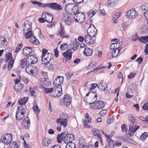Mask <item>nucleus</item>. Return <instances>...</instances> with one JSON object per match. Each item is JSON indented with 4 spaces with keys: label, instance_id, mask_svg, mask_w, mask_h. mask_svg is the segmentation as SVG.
I'll use <instances>...</instances> for the list:
<instances>
[{
    "label": "nucleus",
    "instance_id": "obj_1",
    "mask_svg": "<svg viewBox=\"0 0 148 148\" xmlns=\"http://www.w3.org/2000/svg\"><path fill=\"white\" fill-rule=\"evenodd\" d=\"M42 63L47 64L53 58V56L51 53L48 52L47 50L43 48L42 50Z\"/></svg>",
    "mask_w": 148,
    "mask_h": 148
},
{
    "label": "nucleus",
    "instance_id": "obj_2",
    "mask_svg": "<svg viewBox=\"0 0 148 148\" xmlns=\"http://www.w3.org/2000/svg\"><path fill=\"white\" fill-rule=\"evenodd\" d=\"M53 19L52 15L47 12L43 13L42 15V17L38 18V21L41 23H44L45 22L51 23Z\"/></svg>",
    "mask_w": 148,
    "mask_h": 148
},
{
    "label": "nucleus",
    "instance_id": "obj_3",
    "mask_svg": "<svg viewBox=\"0 0 148 148\" xmlns=\"http://www.w3.org/2000/svg\"><path fill=\"white\" fill-rule=\"evenodd\" d=\"M26 106H20L18 108L16 111V117L18 120H21L24 117V114L26 112L25 108Z\"/></svg>",
    "mask_w": 148,
    "mask_h": 148
},
{
    "label": "nucleus",
    "instance_id": "obj_4",
    "mask_svg": "<svg viewBox=\"0 0 148 148\" xmlns=\"http://www.w3.org/2000/svg\"><path fill=\"white\" fill-rule=\"evenodd\" d=\"M58 35L62 39L69 38L71 36L70 33L66 32L64 27L61 23H60V29L58 31Z\"/></svg>",
    "mask_w": 148,
    "mask_h": 148
},
{
    "label": "nucleus",
    "instance_id": "obj_5",
    "mask_svg": "<svg viewBox=\"0 0 148 148\" xmlns=\"http://www.w3.org/2000/svg\"><path fill=\"white\" fill-rule=\"evenodd\" d=\"M84 117L85 119H83L82 121L83 124V127L87 128L90 129L91 128V126L88 124V123H91V118L90 117L89 114L88 113L84 114Z\"/></svg>",
    "mask_w": 148,
    "mask_h": 148
},
{
    "label": "nucleus",
    "instance_id": "obj_6",
    "mask_svg": "<svg viewBox=\"0 0 148 148\" xmlns=\"http://www.w3.org/2000/svg\"><path fill=\"white\" fill-rule=\"evenodd\" d=\"M91 132L94 136H97L98 141L101 145H103V139L100 131L97 129L93 128L91 130Z\"/></svg>",
    "mask_w": 148,
    "mask_h": 148
},
{
    "label": "nucleus",
    "instance_id": "obj_7",
    "mask_svg": "<svg viewBox=\"0 0 148 148\" xmlns=\"http://www.w3.org/2000/svg\"><path fill=\"white\" fill-rule=\"evenodd\" d=\"M6 61L8 62V69L9 70H10L12 67L14 60L12 58V54L10 52H8L5 55Z\"/></svg>",
    "mask_w": 148,
    "mask_h": 148
},
{
    "label": "nucleus",
    "instance_id": "obj_8",
    "mask_svg": "<svg viewBox=\"0 0 148 148\" xmlns=\"http://www.w3.org/2000/svg\"><path fill=\"white\" fill-rule=\"evenodd\" d=\"M105 106L104 102L102 101H98L92 104L90 107L92 109L99 110L102 109Z\"/></svg>",
    "mask_w": 148,
    "mask_h": 148
},
{
    "label": "nucleus",
    "instance_id": "obj_9",
    "mask_svg": "<svg viewBox=\"0 0 148 148\" xmlns=\"http://www.w3.org/2000/svg\"><path fill=\"white\" fill-rule=\"evenodd\" d=\"M12 140V136L10 134H5L3 135L1 138L2 143L6 144H9Z\"/></svg>",
    "mask_w": 148,
    "mask_h": 148
},
{
    "label": "nucleus",
    "instance_id": "obj_10",
    "mask_svg": "<svg viewBox=\"0 0 148 148\" xmlns=\"http://www.w3.org/2000/svg\"><path fill=\"white\" fill-rule=\"evenodd\" d=\"M75 20L80 23H82L84 22L85 19V16L84 14L82 12H78L75 15L74 17Z\"/></svg>",
    "mask_w": 148,
    "mask_h": 148
},
{
    "label": "nucleus",
    "instance_id": "obj_11",
    "mask_svg": "<svg viewBox=\"0 0 148 148\" xmlns=\"http://www.w3.org/2000/svg\"><path fill=\"white\" fill-rule=\"evenodd\" d=\"M27 73L30 75H35L37 73V69L34 66L29 65L25 69Z\"/></svg>",
    "mask_w": 148,
    "mask_h": 148
},
{
    "label": "nucleus",
    "instance_id": "obj_12",
    "mask_svg": "<svg viewBox=\"0 0 148 148\" xmlns=\"http://www.w3.org/2000/svg\"><path fill=\"white\" fill-rule=\"evenodd\" d=\"M97 30L92 24H90L87 29V32L88 35L92 37H94L97 34Z\"/></svg>",
    "mask_w": 148,
    "mask_h": 148
},
{
    "label": "nucleus",
    "instance_id": "obj_13",
    "mask_svg": "<svg viewBox=\"0 0 148 148\" xmlns=\"http://www.w3.org/2000/svg\"><path fill=\"white\" fill-rule=\"evenodd\" d=\"M65 24L68 25H71L73 21V17L68 14H64L62 18Z\"/></svg>",
    "mask_w": 148,
    "mask_h": 148
},
{
    "label": "nucleus",
    "instance_id": "obj_14",
    "mask_svg": "<svg viewBox=\"0 0 148 148\" xmlns=\"http://www.w3.org/2000/svg\"><path fill=\"white\" fill-rule=\"evenodd\" d=\"M38 61L37 57L33 55H30L27 56L26 59V61L29 64H33L36 63Z\"/></svg>",
    "mask_w": 148,
    "mask_h": 148
},
{
    "label": "nucleus",
    "instance_id": "obj_15",
    "mask_svg": "<svg viewBox=\"0 0 148 148\" xmlns=\"http://www.w3.org/2000/svg\"><path fill=\"white\" fill-rule=\"evenodd\" d=\"M137 14V12L134 9L129 10L126 13V15L127 18H135L136 17Z\"/></svg>",
    "mask_w": 148,
    "mask_h": 148
},
{
    "label": "nucleus",
    "instance_id": "obj_16",
    "mask_svg": "<svg viewBox=\"0 0 148 148\" xmlns=\"http://www.w3.org/2000/svg\"><path fill=\"white\" fill-rule=\"evenodd\" d=\"M52 95L55 97L60 96L62 92V87L55 86L53 88Z\"/></svg>",
    "mask_w": 148,
    "mask_h": 148
},
{
    "label": "nucleus",
    "instance_id": "obj_17",
    "mask_svg": "<svg viewBox=\"0 0 148 148\" xmlns=\"http://www.w3.org/2000/svg\"><path fill=\"white\" fill-rule=\"evenodd\" d=\"M74 136L72 134H65L64 133L63 140L66 143H72V141L74 140Z\"/></svg>",
    "mask_w": 148,
    "mask_h": 148
},
{
    "label": "nucleus",
    "instance_id": "obj_18",
    "mask_svg": "<svg viewBox=\"0 0 148 148\" xmlns=\"http://www.w3.org/2000/svg\"><path fill=\"white\" fill-rule=\"evenodd\" d=\"M63 77L58 76L54 80L53 84L54 86L62 87L61 85L63 83Z\"/></svg>",
    "mask_w": 148,
    "mask_h": 148
},
{
    "label": "nucleus",
    "instance_id": "obj_19",
    "mask_svg": "<svg viewBox=\"0 0 148 148\" xmlns=\"http://www.w3.org/2000/svg\"><path fill=\"white\" fill-rule=\"evenodd\" d=\"M23 28L24 32L32 29V23L28 20H26L23 24Z\"/></svg>",
    "mask_w": 148,
    "mask_h": 148
},
{
    "label": "nucleus",
    "instance_id": "obj_20",
    "mask_svg": "<svg viewBox=\"0 0 148 148\" xmlns=\"http://www.w3.org/2000/svg\"><path fill=\"white\" fill-rule=\"evenodd\" d=\"M63 99L64 105L67 107H69L71 102L72 97L68 95H66L64 96Z\"/></svg>",
    "mask_w": 148,
    "mask_h": 148
},
{
    "label": "nucleus",
    "instance_id": "obj_21",
    "mask_svg": "<svg viewBox=\"0 0 148 148\" xmlns=\"http://www.w3.org/2000/svg\"><path fill=\"white\" fill-rule=\"evenodd\" d=\"M97 95L95 92H92L90 93L89 97V104H91L95 102L97 100Z\"/></svg>",
    "mask_w": 148,
    "mask_h": 148
},
{
    "label": "nucleus",
    "instance_id": "obj_22",
    "mask_svg": "<svg viewBox=\"0 0 148 148\" xmlns=\"http://www.w3.org/2000/svg\"><path fill=\"white\" fill-rule=\"evenodd\" d=\"M62 54L66 60H70L72 58V53L71 49H68L66 51L63 53Z\"/></svg>",
    "mask_w": 148,
    "mask_h": 148
},
{
    "label": "nucleus",
    "instance_id": "obj_23",
    "mask_svg": "<svg viewBox=\"0 0 148 148\" xmlns=\"http://www.w3.org/2000/svg\"><path fill=\"white\" fill-rule=\"evenodd\" d=\"M57 123H60V125H63L64 127H66L68 124L67 120L66 118H59L56 121Z\"/></svg>",
    "mask_w": 148,
    "mask_h": 148
},
{
    "label": "nucleus",
    "instance_id": "obj_24",
    "mask_svg": "<svg viewBox=\"0 0 148 148\" xmlns=\"http://www.w3.org/2000/svg\"><path fill=\"white\" fill-rule=\"evenodd\" d=\"M123 42H120L118 43H114L112 44L110 47V49H116L119 50H121V45L123 44Z\"/></svg>",
    "mask_w": 148,
    "mask_h": 148
},
{
    "label": "nucleus",
    "instance_id": "obj_25",
    "mask_svg": "<svg viewBox=\"0 0 148 148\" xmlns=\"http://www.w3.org/2000/svg\"><path fill=\"white\" fill-rule=\"evenodd\" d=\"M32 48L29 47H25L23 49V53L24 55L27 56L31 54L32 51Z\"/></svg>",
    "mask_w": 148,
    "mask_h": 148
},
{
    "label": "nucleus",
    "instance_id": "obj_26",
    "mask_svg": "<svg viewBox=\"0 0 148 148\" xmlns=\"http://www.w3.org/2000/svg\"><path fill=\"white\" fill-rule=\"evenodd\" d=\"M49 7L52 9L60 10L62 9V6L56 3H50Z\"/></svg>",
    "mask_w": 148,
    "mask_h": 148
},
{
    "label": "nucleus",
    "instance_id": "obj_27",
    "mask_svg": "<svg viewBox=\"0 0 148 148\" xmlns=\"http://www.w3.org/2000/svg\"><path fill=\"white\" fill-rule=\"evenodd\" d=\"M91 37H92L88 34L85 35L84 37V40L86 43L92 45L94 43V40L91 39Z\"/></svg>",
    "mask_w": 148,
    "mask_h": 148
},
{
    "label": "nucleus",
    "instance_id": "obj_28",
    "mask_svg": "<svg viewBox=\"0 0 148 148\" xmlns=\"http://www.w3.org/2000/svg\"><path fill=\"white\" fill-rule=\"evenodd\" d=\"M136 127V126H129V129L128 131V134L130 136L132 135L139 127V126Z\"/></svg>",
    "mask_w": 148,
    "mask_h": 148
},
{
    "label": "nucleus",
    "instance_id": "obj_29",
    "mask_svg": "<svg viewBox=\"0 0 148 148\" xmlns=\"http://www.w3.org/2000/svg\"><path fill=\"white\" fill-rule=\"evenodd\" d=\"M8 43V40L5 38L1 36L0 38V47H3L7 45Z\"/></svg>",
    "mask_w": 148,
    "mask_h": 148
},
{
    "label": "nucleus",
    "instance_id": "obj_30",
    "mask_svg": "<svg viewBox=\"0 0 148 148\" xmlns=\"http://www.w3.org/2000/svg\"><path fill=\"white\" fill-rule=\"evenodd\" d=\"M73 7H74V3H69L66 5L65 7V9L66 12L71 14Z\"/></svg>",
    "mask_w": 148,
    "mask_h": 148
},
{
    "label": "nucleus",
    "instance_id": "obj_31",
    "mask_svg": "<svg viewBox=\"0 0 148 148\" xmlns=\"http://www.w3.org/2000/svg\"><path fill=\"white\" fill-rule=\"evenodd\" d=\"M22 124L25 128H28L30 124V121L29 117H27L25 118L23 121Z\"/></svg>",
    "mask_w": 148,
    "mask_h": 148
},
{
    "label": "nucleus",
    "instance_id": "obj_32",
    "mask_svg": "<svg viewBox=\"0 0 148 148\" xmlns=\"http://www.w3.org/2000/svg\"><path fill=\"white\" fill-rule=\"evenodd\" d=\"M93 51L92 49L89 47H86L84 49L83 53L85 56H90L92 55Z\"/></svg>",
    "mask_w": 148,
    "mask_h": 148
},
{
    "label": "nucleus",
    "instance_id": "obj_33",
    "mask_svg": "<svg viewBox=\"0 0 148 148\" xmlns=\"http://www.w3.org/2000/svg\"><path fill=\"white\" fill-rule=\"evenodd\" d=\"M113 136L112 134L106 139L108 142V145L110 148H113L114 145V141L111 139V138Z\"/></svg>",
    "mask_w": 148,
    "mask_h": 148
},
{
    "label": "nucleus",
    "instance_id": "obj_34",
    "mask_svg": "<svg viewBox=\"0 0 148 148\" xmlns=\"http://www.w3.org/2000/svg\"><path fill=\"white\" fill-rule=\"evenodd\" d=\"M29 40L30 42L35 45H38L40 44L39 40L34 36L30 38Z\"/></svg>",
    "mask_w": 148,
    "mask_h": 148
},
{
    "label": "nucleus",
    "instance_id": "obj_35",
    "mask_svg": "<svg viewBox=\"0 0 148 148\" xmlns=\"http://www.w3.org/2000/svg\"><path fill=\"white\" fill-rule=\"evenodd\" d=\"M24 87V85L21 84H16L14 86V90L17 92H20Z\"/></svg>",
    "mask_w": 148,
    "mask_h": 148
},
{
    "label": "nucleus",
    "instance_id": "obj_36",
    "mask_svg": "<svg viewBox=\"0 0 148 148\" xmlns=\"http://www.w3.org/2000/svg\"><path fill=\"white\" fill-rule=\"evenodd\" d=\"M28 100V98L27 97H23L21 99L18 101V103L20 106H25V104Z\"/></svg>",
    "mask_w": 148,
    "mask_h": 148
},
{
    "label": "nucleus",
    "instance_id": "obj_37",
    "mask_svg": "<svg viewBox=\"0 0 148 148\" xmlns=\"http://www.w3.org/2000/svg\"><path fill=\"white\" fill-rule=\"evenodd\" d=\"M72 8V11L71 12V15H75L76 14L78 13L79 11V6L77 5H75L74 3V7Z\"/></svg>",
    "mask_w": 148,
    "mask_h": 148
},
{
    "label": "nucleus",
    "instance_id": "obj_38",
    "mask_svg": "<svg viewBox=\"0 0 148 148\" xmlns=\"http://www.w3.org/2000/svg\"><path fill=\"white\" fill-rule=\"evenodd\" d=\"M51 141L47 138H44L42 140V145L45 146H48L51 144Z\"/></svg>",
    "mask_w": 148,
    "mask_h": 148
},
{
    "label": "nucleus",
    "instance_id": "obj_39",
    "mask_svg": "<svg viewBox=\"0 0 148 148\" xmlns=\"http://www.w3.org/2000/svg\"><path fill=\"white\" fill-rule=\"evenodd\" d=\"M96 66V65H95V63L94 62H92L87 66V69L88 70H91L89 72V73H91L95 71L94 70Z\"/></svg>",
    "mask_w": 148,
    "mask_h": 148
},
{
    "label": "nucleus",
    "instance_id": "obj_40",
    "mask_svg": "<svg viewBox=\"0 0 148 148\" xmlns=\"http://www.w3.org/2000/svg\"><path fill=\"white\" fill-rule=\"evenodd\" d=\"M33 31L32 30H28L27 32H26L25 34V36L26 39H30V38L32 37V36H33V34L32 33Z\"/></svg>",
    "mask_w": 148,
    "mask_h": 148
},
{
    "label": "nucleus",
    "instance_id": "obj_41",
    "mask_svg": "<svg viewBox=\"0 0 148 148\" xmlns=\"http://www.w3.org/2000/svg\"><path fill=\"white\" fill-rule=\"evenodd\" d=\"M33 109L36 114L37 116H38V114L40 112V110L39 109L36 103H34L33 107Z\"/></svg>",
    "mask_w": 148,
    "mask_h": 148
},
{
    "label": "nucleus",
    "instance_id": "obj_42",
    "mask_svg": "<svg viewBox=\"0 0 148 148\" xmlns=\"http://www.w3.org/2000/svg\"><path fill=\"white\" fill-rule=\"evenodd\" d=\"M97 10L95 9L90 10L88 12V16L89 18H92L97 12Z\"/></svg>",
    "mask_w": 148,
    "mask_h": 148
},
{
    "label": "nucleus",
    "instance_id": "obj_43",
    "mask_svg": "<svg viewBox=\"0 0 148 148\" xmlns=\"http://www.w3.org/2000/svg\"><path fill=\"white\" fill-rule=\"evenodd\" d=\"M148 136V132H145L142 133L140 136V138L141 140L145 141Z\"/></svg>",
    "mask_w": 148,
    "mask_h": 148
},
{
    "label": "nucleus",
    "instance_id": "obj_44",
    "mask_svg": "<svg viewBox=\"0 0 148 148\" xmlns=\"http://www.w3.org/2000/svg\"><path fill=\"white\" fill-rule=\"evenodd\" d=\"M64 133H63L61 134H58L57 136V141L59 143H60L62 140H63L64 137Z\"/></svg>",
    "mask_w": 148,
    "mask_h": 148
},
{
    "label": "nucleus",
    "instance_id": "obj_45",
    "mask_svg": "<svg viewBox=\"0 0 148 148\" xmlns=\"http://www.w3.org/2000/svg\"><path fill=\"white\" fill-rule=\"evenodd\" d=\"M112 50V56L113 57H116L118 55L120 52L121 50L118 49H111Z\"/></svg>",
    "mask_w": 148,
    "mask_h": 148
},
{
    "label": "nucleus",
    "instance_id": "obj_46",
    "mask_svg": "<svg viewBox=\"0 0 148 148\" xmlns=\"http://www.w3.org/2000/svg\"><path fill=\"white\" fill-rule=\"evenodd\" d=\"M138 40L142 43H146L148 42V36L142 37L138 38Z\"/></svg>",
    "mask_w": 148,
    "mask_h": 148
},
{
    "label": "nucleus",
    "instance_id": "obj_47",
    "mask_svg": "<svg viewBox=\"0 0 148 148\" xmlns=\"http://www.w3.org/2000/svg\"><path fill=\"white\" fill-rule=\"evenodd\" d=\"M68 47V45L66 43H63L61 44L60 49L62 51H64Z\"/></svg>",
    "mask_w": 148,
    "mask_h": 148
},
{
    "label": "nucleus",
    "instance_id": "obj_48",
    "mask_svg": "<svg viewBox=\"0 0 148 148\" xmlns=\"http://www.w3.org/2000/svg\"><path fill=\"white\" fill-rule=\"evenodd\" d=\"M23 44L20 43L18 44L17 47H16V48L14 52L16 53H18L20 51L21 48L23 47Z\"/></svg>",
    "mask_w": 148,
    "mask_h": 148
},
{
    "label": "nucleus",
    "instance_id": "obj_49",
    "mask_svg": "<svg viewBox=\"0 0 148 148\" xmlns=\"http://www.w3.org/2000/svg\"><path fill=\"white\" fill-rule=\"evenodd\" d=\"M66 146L65 148H76L75 145L73 143H66Z\"/></svg>",
    "mask_w": 148,
    "mask_h": 148
},
{
    "label": "nucleus",
    "instance_id": "obj_50",
    "mask_svg": "<svg viewBox=\"0 0 148 148\" xmlns=\"http://www.w3.org/2000/svg\"><path fill=\"white\" fill-rule=\"evenodd\" d=\"M116 3V0H108L107 4L108 5H115Z\"/></svg>",
    "mask_w": 148,
    "mask_h": 148
},
{
    "label": "nucleus",
    "instance_id": "obj_51",
    "mask_svg": "<svg viewBox=\"0 0 148 148\" xmlns=\"http://www.w3.org/2000/svg\"><path fill=\"white\" fill-rule=\"evenodd\" d=\"M129 119L130 122L132 124H134L135 121V119L131 115H130L129 116Z\"/></svg>",
    "mask_w": 148,
    "mask_h": 148
},
{
    "label": "nucleus",
    "instance_id": "obj_52",
    "mask_svg": "<svg viewBox=\"0 0 148 148\" xmlns=\"http://www.w3.org/2000/svg\"><path fill=\"white\" fill-rule=\"evenodd\" d=\"M121 14V12H119L116 13L113 15L112 17V19L116 20L119 18L120 15Z\"/></svg>",
    "mask_w": 148,
    "mask_h": 148
},
{
    "label": "nucleus",
    "instance_id": "obj_53",
    "mask_svg": "<svg viewBox=\"0 0 148 148\" xmlns=\"http://www.w3.org/2000/svg\"><path fill=\"white\" fill-rule=\"evenodd\" d=\"M73 73L72 72H69L66 73V77L67 79H69L73 75Z\"/></svg>",
    "mask_w": 148,
    "mask_h": 148
},
{
    "label": "nucleus",
    "instance_id": "obj_54",
    "mask_svg": "<svg viewBox=\"0 0 148 148\" xmlns=\"http://www.w3.org/2000/svg\"><path fill=\"white\" fill-rule=\"evenodd\" d=\"M53 88H45L44 91L46 93L53 92Z\"/></svg>",
    "mask_w": 148,
    "mask_h": 148
},
{
    "label": "nucleus",
    "instance_id": "obj_55",
    "mask_svg": "<svg viewBox=\"0 0 148 148\" xmlns=\"http://www.w3.org/2000/svg\"><path fill=\"white\" fill-rule=\"evenodd\" d=\"M26 62H25L24 59L21 60V66L22 68H24L26 66Z\"/></svg>",
    "mask_w": 148,
    "mask_h": 148
},
{
    "label": "nucleus",
    "instance_id": "obj_56",
    "mask_svg": "<svg viewBox=\"0 0 148 148\" xmlns=\"http://www.w3.org/2000/svg\"><path fill=\"white\" fill-rule=\"evenodd\" d=\"M107 110L106 109H103L101 110L99 113V115L101 116H103L106 113Z\"/></svg>",
    "mask_w": 148,
    "mask_h": 148
},
{
    "label": "nucleus",
    "instance_id": "obj_57",
    "mask_svg": "<svg viewBox=\"0 0 148 148\" xmlns=\"http://www.w3.org/2000/svg\"><path fill=\"white\" fill-rule=\"evenodd\" d=\"M139 36L136 34H134L132 37V41H136L138 38Z\"/></svg>",
    "mask_w": 148,
    "mask_h": 148
},
{
    "label": "nucleus",
    "instance_id": "obj_58",
    "mask_svg": "<svg viewBox=\"0 0 148 148\" xmlns=\"http://www.w3.org/2000/svg\"><path fill=\"white\" fill-rule=\"evenodd\" d=\"M121 129L123 132H126L127 130V127L126 125L124 124H122L121 126Z\"/></svg>",
    "mask_w": 148,
    "mask_h": 148
},
{
    "label": "nucleus",
    "instance_id": "obj_59",
    "mask_svg": "<svg viewBox=\"0 0 148 148\" xmlns=\"http://www.w3.org/2000/svg\"><path fill=\"white\" fill-rule=\"evenodd\" d=\"M142 108L144 110H148V101L144 104L142 106Z\"/></svg>",
    "mask_w": 148,
    "mask_h": 148
},
{
    "label": "nucleus",
    "instance_id": "obj_60",
    "mask_svg": "<svg viewBox=\"0 0 148 148\" xmlns=\"http://www.w3.org/2000/svg\"><path fill=\"white\" fill-rule=\"evenodd\" d=\"M127 27V26L126 24L123 23L121 26V29L122 30L125 31Z\"/></svg>",
    "mask_w": 148,
    "mask_h": 148
},
{
    "label": "nucleus",
    "instance_id": "obj_61",
    "mask_svg": "<svg viewBox=\"0 0 148 148\" xmlns=\"http://www.w3.org/2000/svg\"><path fill=\"white\" fill-rule=\"evenodd\" d=\"M31 2L34 4H37V5L40 6V7L42 6V3L39 2L37 1H31Z\"/></svg>",
    "mask_w": 148,
    "mask_h": 148
},
{
    "label": "nucleus",
    "instance_id": "obj_62",
    "mask_svg": "<svg viewBox=\"0 0 148 148\" xmlns=\"http://www.w3.org/2000/svg\"><path fill=\"white\" fill-rule=\"evenodd\" d=\"M54 54L55 57L58 58L59 56V51L58 50V48H56L54 49Z\"/></svg>",
    "mask_w": 148,
    "mask_h": 148
},
{
    "label": "nucleus",
    "instance_id": "obj_63",
    "mask_svg": "<svg viewBox=\"0 0 148 148\" xmlns=\"http://www.w3.org/2000/svg\"><path fill=\"white\" fill-rule=\"evenodd\" d=\"M98 86V84H91V86L90 90H92L94 89Z\"/></svg>",
    "mask_w": 148,
    "mask_h": 148
},
{
    "label": "nucleus",
    "instance_id": "obj_64",
    "mask_svg": "<svg viewBox=\"0 0 148 148\" xmlns=\"http://www.w3.org/2000/svg\"><path fill=\"white\" fill-rule=\"evenodd\" d=\"M29 91L30 93H31L32 95L34 96L35 94V92L33 90V89L32 88H30L29 89Z\"/></svg>",
    "mask_w": 148,
    "mask_h": 148
}]
</instances>
